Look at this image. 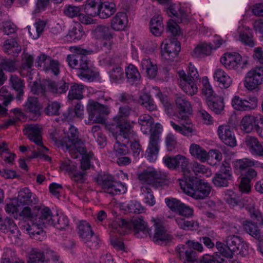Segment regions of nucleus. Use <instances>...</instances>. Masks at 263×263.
<instances>
[{
    "label": "nucleus",
    "mask_w": 263,
    "mask_h": 263,
    "mask_svg": "<svg viewBox=\"0 0 263 263\" xmlns=\"http://www.w3.org/2000/svg\"><path fill=\"white\" fill-rule=\"evenodd\" d=\"M85 35L83 27L79 23H76L69 30L67 36L72 41H76L81 40Z\"/></svg>",
    "instance_id": "obj_52"
},
{
    "label": "nucleus",
    "mask_w": 263,
    "mask_h": 263,
    "mask_svg": "<svg viewBox=\"0 0 263 263\" xmlns=\"http://www.w3.org/2000/svg\"><path fill=\"white\" fill-rule=\"evenodd\" d=\"M35 65L46 72H51L54 76H58L60 73L59 62L45 54L42 53L37 57Z\"/></svg>",
    "instance_id": "obj_14"
},
{
    "label": "nucleus",
    "mask_w": 263,
    "mask_h": 263,
    "mask_svg": "<svg viewBox=\"0 0 263 263\" xmlns=\"http://www.w3.org/2000/svg\"><path fill=\"white\" fill-rule=\"evenodd\" d=\"M220 62L229 69H237L240 66L243 68L247 64V61H242L240 54L236 52L224 54L220 58Z\"/></svg>",
    "instance_id": "obj_17"
},
{
    "label": "nucleus",
    "mask_w": 263,
    "mask_h": 263,
    "mask_svg": "<svg viewBox=\"0 0 263 263\" xmlns=\"http://www.w3.org/2000/svg\"><path fill=\"white\" fill-rule=\"evenodd\" d=\"M29 263H63L59 254L48 246L32 248L28 260Z\"/></svg>",
    "instance_id": "obj_5"
},
{
    "label": "nucleus",
    "mask_w": 263,
    "mask_h": 263,
    "mask_svg": "<svg viewBox=\"0 0 263 263\" xmlns=\"http://www.w3.org/2000/svg\"><path fill=\"white\" fill-rule=\"evenodd\" d=\"M84 85L74 84L70 87L68 97L69 100H81L83 98Z\"/></svg>",
    "instance_id": "obj_53"
},
{
    "label": "nucleus",
    "mask_w": 263,
    "mask_h": 263,
    "mask_svg": "<svg viewBox=\"0 0 263 263\" xmlns=\"http://www.w3.org/2000/svg\"><path fill=\"white\" fill-rule=\"evenodd\" d=\"M206 162L215 165L222 159V154L217 149H211L206 155Z\"/></svg>",
    "instance_id": "obj_59"
},
{
    "label": "nucleus",
    "mask_w": 263,
    "mask_h": 263,
    "mask_svg": "<svg viewBox=\"0 0 263 263\" xmlns=\"http://www.w3.org/2000/svg\"><path fill=\"white\" fill-rule=\"evenodd\" d=\"M95 34L101 39L102 47L105 49L110 50L113 44L114 33H112L108 27L105 26H99L95 30Z\"/></svg>",
    "instance_id": "obj_22"
},
{
    "label": "nucleus",
    "mask_w": 263,
    "mask_h": 263,
    "mask_svg": "<svg viewBox=\"0 0 263 263\" xmlns=\"http://www.w3.org/2000/svg\"><path fill=\"white\" fill-rule=\"evenodd\" d=\"M175 220L180 229L184 230H194L198 229V223L193 220H188L181 216H175Z\"/></svg>",
    "instance_id": "obj_40"
},
{
    "label": "nucleus",
    "mask_w": 263,
    "mask_h": 263,
    "mask_svg": "<svg viewBox=\"0 0 263 263\" xmlns=\"http://www.w3.org/2000/svg\"><path fill=\"white\" fill-rule=\"evenodd\" d=\"M141 65L142 69L145 70L149 78L153 79L156 77L158 72L156 64L149 59H144L142 60Z\"/></svg>",
    "instance_id": "obj_36"
},
{
    "label": "nucleus",
    "mask_w": 263,
    "mask_h": 263,
    "mask_svg": "<svg viewBox=\"0 0 263 263\" xmlns=\"http://www.w3.org/2000/svg\"><path fill=\"white\" fill-rule=\"evenodd\" d=\"M258 105V99L255 96H249L245 99L244 111L255 109Z\"/></svg>",
    "instance_id": "obj_64"
},
{
    "label": "nucleus",
    "mask_w": 263,
    "mask_h": 263,
    "mask_svg": "<svg viewBox=\"0 0 263 263\" xmlns=\"http://www.w3.org/2000/svg\"><path fill=\"white\" fill-rule=\"evenodd\" d=\"M61 104L57 101L49 102L45 108V112L47 115H58Z\"/></svg>",
    "instance_id": "obj_63"
},
{
    "label": "nucleus",
    "mask_w": 263,
    "mask_h": 263,
    "mask_svg": "<svg viewBox=\"0 0 263 263\" xmlns=\"http://www.w3.org/2000/svg\"><path fill=\"white\" fill-rule=\"evenodd\" d=\"M68 89V83L63 81L56 83L50 80L43 81L40 85L34 83L31 87V90L34 93L43 95L48 91L54 94H61L66 92Z\"/></svg>",
    "instance_id": "obj_9"
},
{
    "label": "nucleus",
    "mask_w": 263,
    "mask_h": 263,
    "mask_svg": "<svg viewBox=\"0 0 263 263\" xmlns=\"http://www.w3.org/2000/svg\"><path fill=\"white\" fill-rule=\"evenodd\" d=\"M0 230L4 233H7L8 231H10L16 237L18 236L20 232L13 220L8 217H7L3 220L1 218Z\"/></svg>",
    "instance_id": "obj_35"
},
{
    "label": "nucleus",
    "mask_w": 263,
    "mask_h": 263,
    "mask_svg": "<svg viewBox=\"0 0 263 263\" xmlns=\"http://www.w3.org/2000/svg\"><path fill=\"white\" fill-rule=\"evenodd\" d=\"M108 73L112 82L121 83L124 80V71L120 66L110 68Z\"/></svg>",
    "instance_id": "obj_56"
},
{
    "label": "nucleus",
    "mask_w": 263,
    "mask_h": 263,
    "mask_svg": "<svg viewBox=\"0 0 263 263\" xmlns=\"http://www.w3.org/2000/svg\"><path fill=\"white\" fill-rule=\"evenodd\" d=\"M81 12L80 6L72 5H66L63 9L64 15L69 18H73L79 16Z\"/></svg>",
    "instance_id": "obj_61"
},
{
    "label": "nucleus",
    "mask_w": 263,
    "mask_h": 263,
    "mask_svg": "<svg viewBox=\"0 0 263 263\" xmlns=\"http://www.w3.org/2000/svg\"><path fill=\"white\" fill-rule=\"evenodd\" d=\"M243 227L246 232L254 238L259 239L260 237V230L257 225L250 221H246L243 223Z\"/></svg>",
    "instance_id": "obj_60"
},
{
    "label": "nucleus",
    "mask_w": 263,
    "mask_h": 263,
    "mask_svg": "<svg viewBox=\"0 0 263 263\" xmlns=\"http://www.w3.org/2000/svg\"><path fill=\"white\" fill-rule=\"evenodd\" d=\"M262 83L263 67H256L247 73L244 86L248 90H253Z\"/></svg>",
    "instance_id": "obj_15"
},
{
    "label": "nucleus",
    "mask_w": 263,
    "mask_h": 263,
    "mask_svg": "<svg viewBox=\"0 0 263 263\" xmlns=\"http://www.w3.org/2000/svg\"><path fill=\"white\" fill-rule=\"evenodd\" d=\"M128 18L124 12H118L111 20L110 27L115 31H123L127 26Z\"/></svg>",
    "instance_id": "obj_28"
},
{
    "label": "nucleus",
    "mask_w": 263,
    "mask_h": 263,
    "mask_svg": "<svg viewBox=\"0 0 263 263\" xmlns=\"http://www.w3.org/2000/svg\"><path fill=\"white\" fill-rule=\"evenodd\" d=\"M178 75L179 87L184 92L190 96H193L197 93L198 80L190 78L183 70H179L178 72Z\"/></svg>",
    "instance_id": "obj_16"
},
{
    "label": "nucleus",
    "mask_w": 263,
    "mask_h": 263,
    "mask_svg": "<svg viewBox=\"0 0 263 263\" xmlns=\"http://www.w3.org/2000/svg\"><path fill=\"white\" fill-rule=\"evenodd\" d=\"M131 112L132 108L128 105L123 106L119 108L118 114L114 118V121L116 123V127L117 130H120V128L121 127L125 129L126 126H127L128 124L125 121V119L129 116Z\"/></svg>",
    "instance_id": "obj_26"
},
{
    "label": "nucleus",
    "mask_w": 263,
    "mask_h": 263,
    "mask_svg": "<svg viewBox=\"0 0 263 263\" xmlns=\"http://www.w3.org/2000/svg\"><path fill=\"white\" fill-rule=\"evenodd\" d=\"M215 81L218 83L219 86L223 88L229 87L232 83V79L222 69L216 68L213 73Z\"/></svg>",
    "instance_id": "obj_30"
},
{
    "label": "nucleus",
    "mask_w": 263,
    "mask_h": 263,
    "mask_svg": "<svg viewBox=\"0 0 263 263\" xmlns=\"http://www.w3.org/2000/svg\"><path fill=\"white\" fill-rule=\"evenodd\" d=\"M10 84L14 90L17 92V99L21 100L24 93V81L15 75H11Z\"/></svg>",
    "instance_id": "obj_39"
},
{
    "label": "nucleus",
    "mask_w": 263,
    "mask_h": 263,
    "mask_svg": "<svg viewBox=\"0 0 263 263\" xmlns=\"http://www.w3.org/2000/svg\"><path fill=\"white\" fill-rule=\"evenodd\" d=\"M175 103L177 108L179 109L177 114L178 119L186 121L187 124L188 115L191 114L192 107L190 102L186 99V97L182 94H177L175 98Z\"/></svg>",
    "instance_id": "obj_19"
},
{
    "label": "nucleus",
    "mask_w": 263,
    "mask_h": 263,
    "mask_svg": "<svg viewBox=\"0 0 263 263\" xmlns=\"http://www.w3.org/2000/svg\"><path fill=\"white\" fill-rule=\"evenodd\" d=\"M42 128L37 124H30L24 129V133L26 135L28 138L38 146H41V150L47 151V147L45 146L42 142Z\"/></svg>",
    "instance_id": "obj_20"
},
{
    "label": "nucleus",
    "mask_w": 263,
    "mask_h": 263,
    "mask_svg": "<svg viewBox=\"0 0 263 263\" xmlns=\"http://www.w3.org/2000/svg\"><path fill=\"white\" fill-rule=\"evenodd\" d=\"M50 138L58 147H61L63 150L77 149L79 146L78 144V132L77 128L73 126L69 127L67 136L62 139L60 138L57 132L50 134Z\"/></svg>",
    "instance_id": "obj_8"
},
{
    "label": "nucleus",
    "mask_w": 263,
    "mask_h": 263,
    "mask_svg": "<svg viewBox=\"0 0 263 263\" xmlns=\"http://www.w3.org/2000/svg\"><path fill=\"white\" fill-rule=\"evenodd\" d=\"M52 221L53 223H51V226L55 227L57 229L63 230L66 227L69 223L68 218L64 216H59L58 214L54 215Z\"/></svg>",
    "instance_id": "obj_62"
},
{
    "label": "nucleus",
    "mask_w": 263,
    "mask_h": 263,
    "mask_svg": "<svg viewBox=\"0 0 263 263\" xmlns=\"http://www.w3.org/2000/svg\"><path fill=\"white\" fill-rule=\"evenodd\" d=\"M238 35H234L236 40L250 47H253L255 45L252 31L249 27H239L238 29Z\"/></svg>",
    "instance_id": "obj_27"
},
{
    "label": "nucleus",
    "mask_w": 263,
    "mask_h": 263,
    "mask_svg": "<svg viewBox=\"0 0 263 263\" xmlns=\"http://www.w3.org/2000/svg\"><path fill=\"white\" fill-rule=\"evenodd\" d=\"M159 136L155 132L151 134L148 148L146 151L145 156L147 159L150 162H154L157 158L159 147Z\"/></svg>",
    "instance_id": "obj_23"
},
{
    "label": "nucleus",
    "mask_w": 263,
    "mask_h": 263,
    "mask_svg": "<svg viewBox=\"0 0 263 263\" xmlns=\"http://www.w3.org/2000/svg\"><path fill=\"white\" fill-rule=\"evenodd\" d=\"M167 12L169 15L172 14L178 18L177 22H182V18L185 15V11L184 8L182 7L180 4H172L169 7Z\"/></svg>",
    "instance_id": "obj_55"
},
{
    "label": "nucleus",
    "mask_w": 263,
    "mask_h": 263,
    "mask_svg": "<svg viewBox=\"0 0 263 263\" xmlns=\"http://www.w3.org/2000/svg\"><path fill=\"white\" fill-rule=\"evenodd\" d=\"M34 214L33 224L24 225L22 229L32 238L42 241L45 236L43 228L53 223L54 215L49 207L44 205L35 206Z\"/></svg>",
    "instance_id": "obj_2"
},
{
    "label": "nucleus",
    "mask_w": 263,
    "mask_h": 263,
    "mask_svg": "<svg viewBox=\"0 0 263 263\" xmlns=\"http://www.w3.org/2000/svg\"><path fill=\"white\" fill-rule=\"evenodd\" d=\"M180 184L184 193L196 199H205L211 192V186L208 182L194 176L185 177V180Z\"/></svg>",
    "instance_id": "obj_3"
},
{
    "label": "nucleus",
    "mask_w": 263,
    "mask_h": 263,
    "mask_svg": "<svg viewBox=\"0 0 263 263\" xmlns=\"http://www.w3.org/2000/svg\"><path fill=\"white\" fill-rule=\"evenodd\" d=\"M111 228L114 232L120 234L126 233L132 229L137 234L141 232L146 236L149 233L146 222L139 216L133 217L130 221L117 218L111 224Z\"/></svg>",
    "instance_id": "obj_4"
},
{
    "label": "nucleus",
    "mask_w": 263,
    "mask_h": 263,
    "mask_svg": "<svg viewBox=\"0 0 263 263\" xmlns=\"http://www.w3.org/2000/svg\"><path fill=\"white\" fill-rule=\"evenodd\" d=\"M125 74L128 83L131 84L137 83L140 79V74L137 67L129 64L125 68Z\"/></svg>",
    "instance_id": "obj_47"
},
{
    "label": "nucleus",
    "mask_w": 263,
    "mask_h": 263,
    "mask_svg": "<svg viewBox=\"0 0 263 263\" xmlns=\"http://www.w3.org/2000/svg\"><path fill=\"white\" fill-rule=\"evenodd\" d=\"M177 256L184 259V263H193L196 259V252L191 248L185 249L184 246L178 248Z\"/></svg>",
    "instance_id": "obj_34"
},
{
    "label": "nucleus",
    "mask_w": 263,
    "mask_h": 263,
    "mask_svg": "<svg viewBox=\"0 0 263 263\" xmlns=\"http://www.w3.org/2000/svg\"><path fill=\"white\" fill-rule=\"evenodd\" d=\"M201 82L202 85L201 93L204 97L206 102L208 100L214 99L215 97L217 96L214 93L207 77H202Z\"/></svg>",
    "instance_id": "obj_44"
},
{
    "label": "nucleus",
    "mask_w": 263,
    "mask_h": 263,
    "mask_svg": "<svg viewBox=\"0 0 263 263\" xmlns=\"http://www.w3.org/2000/svg\"><path fill=\"white\" fill-rule=\"evenodd\" d=\"M88 115V120H85V123L91 125L93 123L103 124L105 123V115L110 113L108 106L101 104L92 99L88 100L86 106Z\"/></svg>",
    "instance_id": "obj_6"
},
{
    "label": "nucleus",
    "mask_w": 263,
    "mask_h": 263,
    "mask_svg": "<svg viewBox=\"0 0 263 263\" xmlns=\"http://www.w3.org/2000/svg\"><path fill=\"white\" fill-rule=\"evenodd\" d=\"M77 75L81 80L88 81H93L97 77L96 68L87 57L83 56L81 58Z\"/></svg>",
    "instance_id": "obj_13"
},
{
    "label": "nucleus",
    "mask_w": 263,
    "mask_h": 263,
    "mask_svg": "<svg viewBox=\"0 0 263 263\" xmlns=\"http://www.w3.org/2000/svg\"><path fill=\"white\" fill-rule=\"evenodd\" d=\"M217 133L219 139L225 144L231 147L236 145L234 133L229 125L224 124L219 126Z\"/></svg>",
    "instance_id": "obj_21"
},
{
    "label": "nucleus",
    "mask_w": 263,
    "mask_h": 263,
    "mask_svg": "<svg viewBox=\"0 0 263 263\" xmlns=\"http://www.w3.org/2000/svg\"><path fill=\"white\" fill-rule=\"evenodd\" d=\"M101 185L104 192L115 195L125 193L126 186L119 182L115 181L114 177L111 175H104L101 177Z\"/></svg>",
    "instance_id": "obj_12"
},
{
    "label": "nucleus",
    "mask_w": 263,
    "mask_h": 263,
    "mask_svg": "<svg viewBox=\"0 0 263 263\" xmlns=\"http://www.w3.org/2000/svg\"><path fill=\"white\" fill-rule=\"evenodd\" d=\"M112 135L116 139V142L114 146L113 154L116 157H119L126 155L128 153V149L126 145V141L123 143L124 140H126L127 142L128 139L134 137L135 133L132 128L131 126L127 125L125 129L123 127L120 128V130H116V132H112Z\"/></svg>",
    "instance_id": "obj_7"
},
{
    "label": "nucleus",
    "mask_w": 263,
    "mask_h": 263,
    "mask_svg": "<svg viewBox=\"0 0 263 263\" xmlns=\"http://www.w3.org/2000/svg\"><path fill=\"white\" fill-rule=\"evenodd\" d=\"M241 242H242V239L239 236L233 235L227 237V245L232 253V258L233 255L236 254L239 250Z\"/></svg>",
    "instance_id": "obj_43"
},
{
    "label": "nucleus",
    "mask_w": 263,
    "mask_h": 263,
    "mask_svg": "<svg viewBox=\"0 0 263 263\" xmlns=\"http://www.w3.org/2000/svg\"><path fill=\"white\" fill-rule=\"evenodd\" d=\"M84 13H80L78 18L83 24L88 25L96 23V20L93 17L97 15L96 10L89 11V9L84 10Z\"/></svg>",
    "instance_id": "obj_50"
},
{
    "label": "nucleus",
    "mask_w": 263,
    "mask_h": 263,
    "mask_svg": "<svg viewBox=\"0 0 263 263\" xmlns=\"http://www.w3.org/2000/svg\"><path fill=\"white\" fill-rule=\"evenodd\" d=\"M259 123L263 124V117L260 115L257 116L247 115L242 119L240 126L243 131L250 133L258 126Z\"/></svg>",
    "instance_id": "obj_24"
},
{
    "label": "nucleus",
    "mask_w": 263,
    "mask_h": 263,
    "mask_svg": "<svg viewBox=\"0 0 263 263\" xmlns=\"http://www.w3.org/2000/svg\"><path fill=\"white\" fill-rule=\"evenodd\" d=\"M224 199L231 206L239 205L240 206V200L237 195L232 190H227L224 192Z\"/></svg>",
    "instance_id": "obj_57"
},
{
    "label": "nucleus",
    "mask_w": 263,
    "mask_h": 263,
    "mask_svg": "<svg viewBox=\"0 0 263 263\" xmlns=\"http://www.w3.org/2000/svg\"><path fill=\"white\" fill-rule=\"evenodd\" d=\"M161 55L162 59L166 63L174 61L177 57L181 50L179 42L175 38L165 39L161 43Z\"/></svg>",
    "instance_id": "obj_10"
},
{
    "label": "nucleus",
    "mask_w": 263,
    "mask_h": 263,
    "mask_svg": "<svg viewBox=\"0 0 263 263\" xmlns=\"http://www.w3.org/2000/svg\"><path fill=\"white\" fill-rule=\"evenodd\" d=\"M149 26L151 31L153 34L156 36L160 35L163 26L161 17L159 16H154L150 21Z\"/></svg>",
    "instance_id": "obj_54"
},
{
    "label": "nucleus",
    "mask_w": 263,
    "mask_h": 263,
    "mask_svg": "<svg viewBox=\"0 0 263 263\" xmlns=\"http://www.w3.org/2000/svg\"><path fill=\"white\" fill-rule=\"evenodd\" d=\"M64 119L68 121L71 120L74 116L82 118L84 115V106L80 102H79L75 106L74 110L69 109L67 112L64 114Z\"/></svg>",
    "instance_id": "obj_51"
},
{
    "label": "nucleus",
    "mask_w": 263,
    "mask_h": 263,
    "mask_svg": "<svg viewBox=\"0 0 263 263\" xmlns=\"http://www.w3.org/2000/svg\"><path fill=\"white\" fill-rule=\"evenodd\" d=\"M234 167L236 171L241 172L252 166L263 168V163L252 159L243 158L237 159L233 162Z\"/></svg>",
    "instance_id": "obj_29"
},
{
    "label": "nucleus",
    "mask_w": 263,
    "mask_h": 263,
    "mask_svg": "<svg viewBox=\"0 0 263 263\" xmlns=\"http://www.w3.org/2000/svg\"><path fill=\"white\" fill-rule=\"evenodd\" d=\"M41 108L37 98L34 97H29L24 105L25 110L35 117L40 116Z\"/></svg>",
    "instance_id": "obj_33"
},
{
    "label": "nucleus",
    "mask_w": 263,
    "mask_h": 263,
    "mask_svg": "<svg viewBox=\"0 0 263 263\" xmlns=\"http://www.w3.org/2000/svg\"><path fill=\"white\" fill-rule=\"evenodd\" d=\"M213 50H214V48L211 43H202L195 48L194 53L197 57L208 55L211 53Z\"/></svg>",
    "instance_id": "obj_58"
},
{
    "label": "nucleus",
    "mask_w": 263,
    "mask_h": 263,
    "mask_svg": "<svg viewBox=\"0 0 263 263\" xmlns=\"http://www.w3.org/2000/svg\"><path fill=\"white\" fill-rule=\"evenodd\" d=\"M232 171L228 163H223L220 170L213 178L214 184L218 187H225L229 185V181L232 179Z\"/></svg>",
    "instance_id": "obj_18"
},
{
    "label": "nucleus",
    "mask_w": 263,
    "mask_h": 263,
    "mask_svg": "<svg viewBox=\"0 0 263 263\" xmlns=\"http://www.w3.org/2000/svg\"><path fill=\"white\" fill-rule=\"evenodd\" d=\"M139 102L149 111H154L157 109L153 99L147 93L142 92L139 96Z\"/></svg>",
    "instance_id": "obj_46"
},
{
    "label": "nucleus",
    "mask_w": 263,
    "mask_h": 263,
    "mask_svg": "<svg viewBox=\"0 0 263 263\" xmlns=\"http://www.w3.org/2000/svg\"><path fill=\"white\" fill-rule=\"evenodd\" d=\"M206 103L209 108L216 114H220L224 109V105L223 100L218 96L215 97L214 99L208 100Z\"/></svg>",
    "instance_id": "obj_49"
},
{
    "label": "nucleus",
    "mask_w": 263,
    "mask_h": 263,
    "mask_svg": "<svg viewBox=\"0 0 263 263\" xmlns=\"http://www.w3.org/2000/svg\"><path fill=\"white\" fill-rule=\"evenodd\" d=\"M245 142L249 152L252 155L263 156L262 145L256 138L252 136H247L246 138Z\"/></svg>",
    "instance_id": "obj_31"
},
{
    "label": "nucleus",
    "mask_w": 263,
    "mask_h": 263,
    "mask_svg": "<svg viewBox=\"0 0 263 263\" xmlns=\"http://www.w3.org/2000/svg\"><path fill=\"white\" fill-rule=\"evenodd\" d=\"M77 151L82 155L80 167L83 171L85 172L90 168V160L93 156V153L91 152L87 153L86 148L83 146H79Z\"/></svg>",
    "instance_id": "obj_41"
},
{
    "label": "nucleus",
    "mask_w": 263,
    "mask_h": 263,
    "mask_svg": "<svg viewBox=\"0 0 263 263\" xmlns=\"http://www.w3.org/2000/svg\"><path fill=\"white\" fill-rule=\"evenodd\" d=\"M138 123L141 126V130L144 134H147L152 130L154 123L153 118L148 114H143L139 116Z\"/></svg>",
    "instance_id": "obj_42"
},
{
    "label": "nucleus",
    "mask_w": 263,
    "mask_h": 263,
    "mask_svg": "<svg viewBox=\"0 0 263 263\" xmlns=\"http://www.w3.org/2000/svg\"><path fill=\"white\" fill-rule=\"evenodd\" d=\"M171 238V236L166 233L163 226L160 224H156L155 232L153 238L155 242L159 244L161 242L168 241Z\"/></svg>",
    "instance_id": "obj_37"
},
{
    "label": "nucleus",
    "mask_w": 263,
    "mask_h": 263,
    "mask_svg": "<svg viewBox=\"0 0 263 263\" xmlns=\"http://www.w3.org/2000/svg\"><path fill=\"white\" fill-rule=\"evenodd\" d=\"M116 11V5L114 3L105 2L100 3L96 11L97 15L100 18H106L112 15Z\"/></svg>",
    "instance_id": "obj_32"
},
{
    "label": "nucleus",
    "mask_w": 263,
    "mask_h": 263,
    "mask_svg": "<svg viewBox=\"0 0 263 263\" xmlns=\"http://www.w3.org/2000/svg\"><path fill=\"white\" fill-rule=\"evenodd\" d=\"M164 164L167 167L173 170H181L185 177L190 176L189 160L182 155H177L175 156H166L163 158Z\"/></svg>",
    "instance_id": "obj_11"
},
{
    "label": "nucleus",
    "mask_w": 263,
    "mask_h": 263,
    "mask_svg": "<svg viewBox=\"0 0 263 263\" xmlns=\"http://www.w3.org/2000/svg\"><path fill=\"white\" fill-rule=\"evenodd\" d=\"M78 234L84 242H87L88 237L92 233L90 224L86 221L82 220L79 222L77 226Z\"/></svg>",
    "instance_id": "obj_38"
},
{
    "label": "nucleus",
    "mask_w": 263,
    "mask_h": 263,
    "mask_svg": "<svg viewBox=\"0 0 263 263\" xmlns=\"http://www.w3.org/2000/svg\"><path fill=\"white\" fill-rule=\"evenodd\" d=\"M16 201L18 205L21 206L30 205L37 202L36 196L27 187L23 188L19 191Z\"/></svg>",
    "instance_id": "obj_25"
},
{
    "label": "nucleus",
    "mask_w": 263,
    "mask_h": 263,
    "mask_svg": "<svg viewBox=\"0 0 263 263\" xmlns=\"http://www.w3.org/2000/svg\"><path fill=\"white\" fill-rule=\"evenodd\" d=\"M141 192L144 195V202L150 206L155 204V199L151 186L158 187L163 185L166 174L154 168H147L138 174Z\"/></svg>",
    "instance_id": "obj_1"
},
{
    "label": "nucleus",
    "mask_w": 263,
    "mask_h": 263,
    "mask_svg": "<svg viewBox=\"0 0 263 263\" xmlns=\"http://www.w3.org/2000/svg\"><path fill=\"white\" fill-rule=\"evenodd\" d=\"M3 48L6 52L14 56L19 53L22 50L21 46L18 44L14 39H12L5 41Z\"/></svg>",
    "instance_id": "obj_45"
},
{
    "label": "nucleus",
    "mask_w": 263,
    "mask_h": 263,
    "mask_svg": "<svg viewBox=\"0 0 263 263\" xmlns=\"http://www.w3.org/2000/svg\"><path fill=\"white\" fill-rule=\"evenodd\" d=\"M190 153L192 156L198 159L200 162L202 163L206 162L207 152L200 145L195 143L191 144Z\"/></svg>",
    "instance_id": "obj_48"
}]
</instances>
